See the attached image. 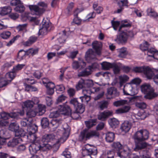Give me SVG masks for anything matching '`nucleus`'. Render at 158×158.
<instances>
[{"mask_svg": "<svg viewBox=\"0 0 158 158\" xmlns=\"http://www.w3.org/2000/svg\"><path fill=\"white\" fill-rule=\"evenodd\" d=\"M149 134L148 131L146 130H140L135 133L133 137L135 145V151H138L147 147V143L144 141L148 139Z\"/></svg>", "mask_w": 158, "mask_h": 158, "instance_id": "1", "label": "nucleus"}, {"mask_svg": "<svg viewBox=\"0 0 158 158\" xmlns=\"http://www.w3.org/2000/svg\"><path fill=\"white\" fill-rule=\"evenodd\" d=\"M141 89L142 92L145 95L144 98L149 99H152L157 96V94L154 93V90L148 84H144L141 86Z\"/></svg>", "mask_w": 158, "mask_h": 158, "instance_id": "2", "label": "nucleus"}, {"mask_svg": "<svg viewBox=\"0 0 158 158\" xmlns=\"http://www.w3.org/2000/svg\"><path fill=\"white\" fill-rule=\"evenodd\" d=\"M99 133L95 131H89L88 130L85 129L81 132L79 135V139L80 140H86L93 137H98Z\"/></svg>", "mask_w": 158, "mask_h": 158, "instance_id": "3", "label": "nucleus"}, {"mask_svg": "<svg viewBox=\"0 0 158 158\" xmlns=\"http://www.w3.org/2000/svg\"><path fill=\"white\" fill-rule=\"evenodd\" d=\"M132 70L135 73L143 72L148 79H151L153 75L152 69L148 67H136L133 68Z\"/></svg>", "mask_w": 158, "mask_h": 158, "instance_id": "4", "label": "nucleus"}, {"mask_svg": "<svg viewBox=\"0 0 158 158\" xmlns=\"http://www.w3.org/2000/svg\"><path fill=\"white\" fill-rule=\"evenodd\" d=\"M121 33L118 35L115 40L118 44L126 43L127 41L128 37H133V34L131 31H120Z\"/></svg>", "mask_w": 158, "mask_h": 158, "instance_id": "5", "label": "nucleus"}, {"mask_svg": "<svg viewBox=\"0 0 158 158\" xmlns=\"http://www.w3.org/2000/svg\"><path fill=\"white\" fill-rule=\"evenodd\" d=\"M38 6L33 5L30 7V9L34 11L36 15L40 16L42 15L45 11L47 7V5L44 2H40L38 3Z\"/></svg>", "mask_w": 158, "mask_h": 158, "instance_id": "6", "label": "nucleus"}, {"mask_svg": "<svg viewBox=\"0 0 158 158\" xmlns=\"http://www.w3.org/2000/svg\"><path fill=\"white\" fill-rule=\"evenodd\" d=\"M62 110L61 112L62 114H64V115H70L71 117L74 119H77L79 118L80 117V113L77 112L75 110V111L72 112L70 107L68 105L66 104L65 107H61L60 110Z\"/></svg>", "mask_w": 158, "mask_h": 158, "instance_id": "7", "label": "nucleus"}, {"mask_svg": "<svg viewBox=\"0 0 158 158\" xmlns=\"http://www.w3.org/2000/svg\"><path fill=\"white\" fill-rule=\"evenodd\" d=\"M91 145L87 144L84 147L82 150V154L83 156L92 155L96 156L97 154V148L94 146H91L89 148V146Z\"/></svg>", "mask_w": 158, "mask_h": 158, "instance_id": "8", "label": "nucleus"}, {"mask_svg": "<svg viewBox=\"0 0 158 158\" xmlns=\"http://www.w3.org/2000/svg\"><path fill=\"white\" fill-rule=\"evenodd\" d=\"M70 103L73 105L75 110L80 114H82L85 111V107L81 102H79L76 98H73L70 101Z\"/></svg>", "mask_w": 158, "mask_h": 158, "instance_id": "9", "label": "nucleus"}, {"mask_svg": "<svg viewBox=\"0 0 158 158\" xmlns=\"http://www.w3.org/2000/svg\"><path fill=\"white\" fill-rule=\"evenodd\" d=\"M12 6H16L15 8V10L20 13H23L24 10L25 8L20 0H12L10 2Z\"/></svg>", "mask_w": 158, "mask_h": 158, "instance_id": "10", "label": "nucleus"}, {"mask_svg": "<svg viewBox=\"0 0 158 158\" xmlns=\"http://www.w3.org/2000/svg\"><path fill=\"white\" fill-rule=\"evenodd\" d=\"M40 141L32 143L29 147V151L32 155L36 153L41 148Z\"/></svg>", "mask_w": 158, "mask_h": 158, "instance_id": "11", "label": "nucleus"}, {"mask_svg": "<svg viewBox=\"0 0 158 158\" xmlns=\"http://www.w3.org/2000/svg\"><path fill=\"white\" fill-rule=\"evenodd\" d=\"M128 3L127 0H119L117 3L119 8L115 10L114 13L118 14L121 13L124 9V6H128Z\"/></svg>", "mask_w": 158, "mask_h": 158, "instance_id": "12", "label": "nucleus"}, {"mask_svg": "<svg viewBox=\"0 0 158 158\" xmlns=\"http://www.w3.org/2000/svg\"><path fill=\"white\" fill-rule=\"evenodd\" d=\"M124 95L132 96L135 94L133 91V88L131 83H128L125 85L123 89Z\"/></svg>", "mask_w": 158, "mask_h": 158, "instance_id": "13", "label": "nucleus"}, {"mask_svg": "<svg viewBox=\"0 0 158 158\" xmlns=\"http://www.w3.org/2000/svg\"><path fill=\"white\" fill-rule=\"evenodd\" d=\"M23 141L22 139L20 138H16L15 137L12 139H10L7 143V145L8 147L14 148Z\"/></svg>", "mask_w": 158, "mask_h": 158, "instance_id": "14", "label": "nucleus"}, {"mask_svg": "<svg viewBox=\"0 0 158 158\" xmlns=\"http://www.w3.org/2000/svg\"><path fill=\"white\" fill-rule=\"evenodd\" d=\"M65 104H63L62 105H59L58 107V110L51 112L49 115V117L50 118H56L58 117L60 114L64 115V114H62L61 112L62 110H60V108L65 107ZM63 110H64V109Z\"/></svg>", "mask_w": 158, "mask_h": 158, "instance_id": "15", "label": "nucleus"}, {"mask_svg": "<svg viewBox=\"0 0 158 158\" xmlns=\"http://www.w3.org/2000/svg\"><path fill=\"white\" fill-rule=\"evenodd\" d=\"M35 101H28L24 103V109L26 110L33 109L34 104H38L39 102L38 99L37 98L35 99Z\"/></svg>", "mask_w": 158, "mask_h": 158, "instance_id": "16", "label": "nucleus"}, {"mask_svg": "<svg viewBox=\"0 0 158 158\" xmlns=\"http://www.w3.org/2000/svg\"><path fill=\"white\" fill-rule=\"evenodd\" d=\"M25 112L23 109L19 110L16 112H13L9 113L10 117L14 118L16 119H18L20 118L21 116H22L24 114Z\"/></svg>", "mask_w": 158, "mask_h": 158, "instance_id": "17", "label": "nucleus"}, {"mask_svg": "<svg viewBox=\"0 0 158 158\" xmlns=\"http://www.w3.org/2000/svg\"><path fill=\"white\" fill-rule=\"evenodd\" d=\"M71 128L67 123H64L62 125V134L63 138L67 139L69 137L70 131Z\"/></svg>", "mask_w": 158, "mask_h": 158, "instance_id": "18", "label": "nucleus"}, {"mask_svg": "<svg viewBox=\"0 0 158 158\" xmlns=\"http://www.w3.org/2000/svg\"><path fill=\"white\" fill-rule=\"evenodd\" d=\"M112 112L110 111L105 110L101 113L98 116L99 120L104 121L107 118L112 115Z\"/></svg>", "mask_w": 158, "mask_h": 158, "instance_id": "19", "label": "nucleus"}, {"mask_svg": "<svg viewBox=\"0 0 158 158\" xmlns=\"http://www.w3.org/2000/svg\"><path fill=\"white\" fill-rule=\"evenodd\" d=\"M55 138L53 134H46L43 136L42 141L44 143V145L46 146L48 142L52 141Z\"/></svg>", "mask_w": 158, "mask_h": 158, "instance_id": "20", "label": "nucleus"}, {"mask_svg": "<svg viewBox=\"0 0 158 158\" xmlns=\"http://www.w3.org/2000/svg\"><path fill=\"white\" fill-rule=\"evenodd\" d=\"M92 46L96 53L98 55H100L102 46V44L97 41H94L92 43Z\"/></svg>", "mask_w": 158, "mask_h": 158, "instance_id": "21", "label": "nucleus"}, {"mask_svg": "<svg viewBox=\"0 0 158 158\" xmlns=\"http://www.w3.org/2000/svg\"><path fill=\"white\" fill-rule=\"evenodd\" d=\"M131 127V123L128 121H125L121 125L120 128L122 131L128 132Z\"/></svg>", "mask_w": 158, "mask_h": 158, "instance_id": "22", "label": "nucleus"}, {"mask_svg": "<svg viewBox=\"0 0 158 158\" xmlns=\"http://www.w3.org/2000/svg\"><path fill=\"white\" fill-rule=\"evenodd\" d=\"M107 93L108 94L111 95L112 97H117L119 95V93L117 91V89L114 87L108 88L107 90Z\"/></svg>", "mask_w": 158, "mask_h": 158, "instance_id": "23", "label": "nucleus"}, {"mask_svg": "<svg viewBox=\"0 0 158 158\" xmlns=\"http://www.w3.org/2000/svg\"><path fill=\"white\" fill-rule=\"evenodd\" d=\"M12 9L10 6H6L0 8V15L4 16L10 13Z\"/></svg>", "mask_w": 158, "mask_h": 158, "instance_id": "24", "label": "nucleus"}, {"mask_svg": "<svg viewBox=\"0 0 158 158\" xmlns=\"http://www.w3.org/2000/svg\"><path fill=\"white\" fill-rule=\"evenodd\" d=\"M127 145H122L119 142H114L112 145V148L114 151H119L123 148H127Z\"/></svg>", "mask_w": 158, "mask_h": 158, "instance_id": "25", "label": "nucleus"}, {"mask_svg": "<svg viewBox=\"0 0 158 158\" xmlns=\"http://www.w3.org/2000/svg\"><path fill=\"white\" fill-rule=\"evenodd\" d=\"M92 72L93 71L91 70L88 67L82 71L79 72L78 74V76L79 77H87L91 74Z\"/></svg>", "mask_w": 158, "mask_h": 158, "instance_id": "26", "label": "nucleus"}, {"mask_svg": "<svg viewBox=\"0 0 158 158\" xmlns=\"http://www.w3.org/2000/svg\"><path fill=\"white\" fill-rule=\"evenodd\" d=\"M66 31L65 30L63 31L61 33H59L57 35L58 37L57 38L58 41L60 44L64 43L65 40L66 38Z\"/></svg>", "mask_w": 158, "mask_h": 158, "instance_id": "27", "label": "nucleus"}, {"mask_svg": "<svg viewBox=\"0 0 158 158\" xmlns=\"http://www.w3.org/2000/svg\"><path fill=\"white\" fill-rule=\"evenodd\" d=\"M108 103L106 101H102L98 102L97 104V107L98 109L100 110H103L107 107Z\"/></svg>", "mask_w": 158, "mask_h": 158, "instance_id": "28", "label": "nucleus"}, {"mask_svg": "<svg viewBox=\"0 0 158 158\" xmlns=\"http://www.w3.org/2000/svg\"><path fill=\"white\" fill-rule=\"evenodd\" d=\"M26 136L27 139L32 143L40 141L39 138L36 136V135L35 133H32L31 134L28 133V134L26 135Z\"/></svg>", "mask_w": 158, "mask_h": 158, "instance_id": "29", "label": "nucleus"}, {"mask_svg": "<svg viewBox=\"0 0 158 158\" xmlns=\"http://www.w3.org/2000/svg\"><path fill=\"white\" fill-rule=\"evenodd\" d=\"M85 57L87 59H94L96 58V55L92 49H89L86 52Z\"/></svg>", "mask_w": 158, "mask_h": 158, "instance_id": "30", "label": "nucleus"}, {"mask_svg": "<svg viewBox=\"0 0 158 158\" xmlns=\"http://www.w3.org/2000/svg\"><path fill=\"white\" fill-rule=\"evenodd\" d=\"M97 119H90L88 121H85V123L86 127L90 129L96 124Z\"/></svg>", "mask_w": 158, "mask_h": 158, "instance_id": "31", "label": "nucleus"}, {"mask_svg": "<svg viewBox=\"0 0 158 158\" xmlns=\"http://www.w3.org/2000/svg\"><path fill=\"white\" fill-rule=\"evenodd\" d=\"M114 138V134L112 132H108L106 135V141L109 143L113 141Z\"/></svg>", "mask_w": 158, "mask_h": 158, "instance_id": "32", "label": "nucleus"}, {"mask_svg": "<svg viewBox=\"0 0 158 158\" xmlns=\"http://www.w3.org/2000/svg\"><path fill=\"white\" fill-rule=\"evenodd\" d=\"M76 89L77 90L85 88L84 80L81 79L78 82L76 86Z\"/></svg>", "mask_w": 158, "mask_h": 158, "instance_id": "33", "label": "nucleus"}, {"mask_svg": "<svg viewBox=\"0 0 158 158\" xmlns=\"http://www.w3.org/2000/svg\"><path fill=\"white\" fill-rule=\"evenodd\" d=\"M16 73L13 71V69L11 72H9L6 73V77L10 83L12 80H13L15 77Z\"/></svg>", "mask_w": 158, "mask_h": 158, "instance_id": "34", "label": "nucleus"}, {"mask_svg": "<svg viewBox=\"0 0 158 158\" xmlns=\"http://www.w3.org/2000/svg\"><path fill=\"white\" fill-rule=\"evenodd\" d=\"M76 99L79 102H81L83 105L85 103H87L88 101L90 100V98L84 95L83 96L80 97L79 98Z\"/></svg>", "mask_w": 158, "mask_h": 158, "instance_id": "35", "label": "nucleus"}, {"mask_svg": "<svg viewBox=\"0 0 158 158\" xmlns=\"http://www.w3.org/2000/svg\"><path fill=\"white\" fill-rule=\"evenodd\" d=\"M26 132L23 129H21L18 130L15 133V136L16 138L24 137L26 136Z\"/></svg>", "mask_w": 158, "mask_h": 158, "instance_id": "36", "label": "nucleus"}, {"mask_svg": "<svg viewBox=\"0 0 158 158\" xmlns=\"http://www.w3.org/2000/svg\"><path fill=\"white\" fill-rule=\"evenodd\" d=\"M113 63L104 61L101 63L102 68L103 70H108L111 68Z\"/></svg>", "mask_w": 158, "mask_h": 158, "instance_id": "37", "label": "nucleus"}, {"mask_svg": "<svg viewBox=\"0 0 158 158\" xmlns=\"http://www.w3.org/2000/svg\"><path fill=\"white\" fill-rule=\"evenodd\" d=\"M49 124V122L47 118H43L41 120V125L43 128L48 127Z\"/></svg>", "mask_w": 158, "mask_h": 158, "instance_id": "38", "label": "nucleus"}, {"mask_svg": "<svg viewBox=\"0 0 158 158\" xmlns=\"http://www.w3.org/2000/svg\"><path fill=\"white\" fill-rule=\"evenodd\" d=\"M118 52L119 53L118 56L120 58L125 57L127 54L126 48H122L118 49Z\"/></svg>", "mask_w": 158, "mask_h": 158, "instance_id": "39", "label": "nucleus"}, {"mask_svg": "<svg viewBox=\"0 0 158 158\" xmlns=\"http://www.w3.org/2000/svg\"><path fill=\"white\" fill-rule=\"evenodd\" d=\"M128 102L127 100H121L114 102L113 104L116 107H118L121 106H123L125 104H127Z\"/></svg>", "mask_w": 158, "mask_h": 158, "instance_id": "40", "label": "nucleus"}, {"mask_svg": "<svg viewBox=\"0 0 158 158\" xmlns=\"http://www.w3.org/2000/svg\"><path fill=\"white\" fill-rule=\"evenodd\" d=\"M110 126L112 128H115L119 124V121L116 118H111L109 121Z\"/></svg>", "mask_w": 158, "mask_h": 158, "instance_id": "41", "label": "nucleus"}, {"mask_svg": "<svg viewBox=\"0 0 158 158\" xmlns=\"http://www.w3.org/2000/svg\"><path fill=\"white\" fill-rule=\"evenodd\" d=\"M9 129L10 130L14 131L15 133L16 131L19 130V126L16 123H12L10 124Z\"/></svg>", "mask_w": 158, "mask_h": 158, "instance_id": "42", "label": "nucleus"}, {"mask_svg": "<svg viewBox=\"0 0 158 158\" xmlns=\"http://www.w3.org/2000/svg\"><path fill=\"white\" fill-rule=\"evenodd\" d=\"M37 113V112L33 109L26 110V114L27 117L29 118L35 117Z\"/></svg>", "mask_w": 158, "mask_h": 158, "instance_id": "43", "label": "nucleus"}, {"mask_svg": "<svg viewBox=\"0 0 158 158\" xmlns=\"http://www.w3.org/2000/svg\"><path fill=\"white\" fill-rule=\"evenodd\" d=\"M10 82L6 78H0V88L5 87L8 85Z\"/></svg>", "mask_w": 158, "mask_h": 158, "instance_id": "44", "label": "nucleus"}, {"mask_svg": "<svg viewBox=\"0 0 158 158\" xmlns=\"http://www.w3.org/2000/svg\"><path fill=\"white\" fill-rule=\"evenodd\" d=\"M38 107L39 109V115H42L46 111L45 106L42 104H38Z\"/></svg>", "mask_w": 158, "mask_h": 158, "instance_id": "45", "label": "nucleus"}, {"mask_svg": "<svg viewBox=\"0 0 158 158\" xmlns=\"http://www.w3.org/2000/svg\"><path fill=\"white\" fill-rule=\"evenodd\" d=\"M25 86L26 90L27 91H36L38 90V89L36 87L27 84L26 83H24Z\"/></svg>", "mask_w": 158, "mask_h": 158, "instance_id": "46", "label": "nucleus"}, {"mask_svg": "<svg viewBox=\"0 0 158 158\" xmlns=\"http://www.w3.org/2000/svg\"><path fill=\"white\" fill-rule=\"evenodd\" d=\"M114 152L113 150L108 151L103 156V158H114Z\"/></svg>", "mask_w": 158, "mask_h": 158, "instance_id": "47", "label": "nucleus"}, {"mask_svg": "<svg viewBox=\"0 0 158 158\" xmlns=\"http://www.w3.org/2000/svg\"><path fill=\"white\" fill-rule=\"evenodd\" d=\"M37 126L35 124H32L29 126V131L28 133H35L37 131Z\"/></svg>", "mask_w": 158, "mask_h": 158, "instance_id": "48", "label": "nucleus"}, {"mask_svg": "<svg viewBox=\"0 0 158 158\" xmlns=\"http://www.w3.org/2000/svg\"><path fill=\"white\" fill-rule=\"evenodd\" d=\"M98 6V5L96 3L93 4V7L94 9L96 11L97 13L98 14H100L102 11L103 8L100 6Z\"/></svg>", "mask_w": 158, "mask_h": 158, "instance_id": "49", "label": "nucleus"}, {"mask_svg": "<svg viewBox=\"0 0 158 158\" xmlns=\"http://www.w3.org/2000/svg\"><path fill=\"white\" fill-rule=\"evenodd\" d=\"M148 15L151 16L156 18L158 17V14L152 10V8H149L147 10Z\"/></svg>", "mask_w": 158, "mask_h": 158, "instance_id": "50", "label": "nucleus"}, {"mask_svg": "<svg viewBox=\"0 0 158 158\" xmlns=\"http://www.w3.org/2000/svg\"><path fill=\"white\" fill-rule=\"evenodd\" d=\"M111 68L113 69V70L114 74H118L119 73L120 71L119 67L115 63H113Z\"/></svg>", "mask_w": 158, "mask_h": 158, "instance_id": "51", "label": "nucleus"}, {"mask_svg": "<svg viewBox=\"0 0 158 158\" xmlns=\"http://www.w3.org/2000/svg\"><path fill=\"white\" fill-rule=\"evenodd\" d=\"M84 82L85 84V88H90L93 87L94 85V83L93 80H84Z\"/></svg>", "mask_w": 158, "mask_h": 158, "instance_id": "52", "label": "nucleus"}, {"mask_svg": "<svg viewBox=\"0 0 158 158\" xmlns=\"http://www.w3.org/2000/svg\"><path fill=\"white\" fill-rule=\"evenodd\" d=\"M25 66V65L23 64H18L15 67L13 68V71L16 73L18 71L22 69Z\"/></svg>", "mask_w": 158, "mask_h": 158, "instance_id": "53", "label": "nucleus"}, {"mask_svg": "<svg viewBox=\"0 0 158 158\" xmlns=\"http://www.w3.org/2000/svg\"><path fill=\"white\" fill-rule=\"evenodd\" d=\"M25 55H27V51H24L23 50H20L19 52L18 57L19 59H23L25 57Z\"/></svg>", "mask_w": 158, "mask_h": 158, "instance_id": "54", "label": "nucleus"}, {"mask_svg": "<svg viewBox=\"0 0 158 158\" xmlns=\"http://www.w3.org/2000/svg\"><path fill=\"white\" fill-rule=\"evenodd\" d=\"M7 132L3 130H1L0 131V139H4L5 140V143H6V140L7 138L6 137V136Z\"/></svg>", "mask_w": 158, "mask_h": 158, "instance_id": "55", "label": "nucleus"}, {"mask_svg": "<svg viewBox=\"0 0 158 158\" xmlns=\"http://www.w3.org/2000/svg\"><path fill=\"white\" fill-rule=\"evenodd\" d=\"M82 93L84 95L86 96H87L90 98V95L92 93L91 91V89H83Z\"/></svg>", "mask_w": 158, "mask_h": 158, "instance_id": "56", "label": "nucleus"}, {"mask_svg": "<svg viewBox=\"0 0 158 158\" xmlns=\"http://www.w3.org/2000/svg\"><path fill=\"white\" fill-rule=\"evenodd\" d=\"M131 26V24L129 23L122 24L120 27L118 29V31H124V30H125L124 31H125V30H126V31H127V29H124V28H125L129 27H130Z\"/></svg>", "mask_w": 158, "mask_h": 158, "instance_id": "57", "label": "nucleus"}, {"mask_svg": "<svg viewBox=\"0 0 158 158\" xmlns=\"http://www.w3.org/2000/svg\"><path fill=\"white\" fill-rule=\"evenodd\" d=\"M55 87L57 93H59V92H63L65 89V87L63 85H57Z\"/></svg>", "mask_w": 158, "mask_h": 158, "instance_id": "58", "label": "nucleus"}, {"mask_svg": "<svg viewBox=\"0 0 158 158\" xmlns=\"http://www.w3.org/2000/svg\"><path fill=\"white\" fill-rule=\"evenodd\" d=\"M38 49H34L32 48L30 49L27 51V55H31L32 56H33L36 54L38 52Z\"/></svg>", "mask_w": 158, "mask_h": 158, "instance_id": "59", "label": "nucleus"}, {"mask_svg": "<svg viewBox=\"0 0 158 158\" xmlns=\"http://www.w3.org/2000/svg\"><path fill=\"white\" fill-rule=\"evenodd\" d=\"M149 46L148 43L145 41L142 44H141L140 45V49L143 51H145L148 50Z\"/></svg>", "mask_w": 158, "mask_h": 158, "instance_id": "60", "label": "nucleus"}, {"mask_svg": "<svg viewBox=\"0 0 158 158\" xmlns=\"http://www.w3.org/2000/svg\"><path fill=\"white\" fill-rule=\"evenodd\" d=\"M11 33L10 32L7 31L3 32L0 35L1 37L3 39H7L10 36Z\"/></svg>", "mask_w": 158, "mask_h": 158, "instance_id": "61", "label": "nucleus"}, {"mask_svg": "<svg viewBox=\"0 0 158 158\" xmlns=\"http://www.w3.org/2000/svg\"><path fill=\"white\" fill-rule=\"evenodd\" d=\"M48 30H47L43 27H42L39 30V32L38 33L39 35H44L47 34Z\"/></svg>", "mask_w": 158, "mask_h": 158, "instance_id": "62", "label": "nucleus"}, {"mask_svg": "<svg viewBox=\"0 0 158 158\" xmlns=\"http://www.w3.org/2000/svg\"><path fill=\"white\" fill-rule=\"evenodd\" d=\"M30 122L27 118L23 119L21 121L20 124L23 127H28L29 125Z\"/></svg>", "mask_w": 158, "mask_h": 158, "instance_id": "63", "label": "nucleus"}, {"mask_svg": "<svg viewBox=\"0 0 158 158\" xmlns=\"http://www.w3.org/2000/svg\"><path fill=\"white\" fill-rule=\"evenodd\" d=\"M99 64L96 62H94L92 63L91 65L88 66L89 68L93 71V70L98 69L99 68Z\"/></svg>", "mask_w": 158, "mask_h": 158, "instance_id": "64", "label": "nucleus"}]
</instances>
